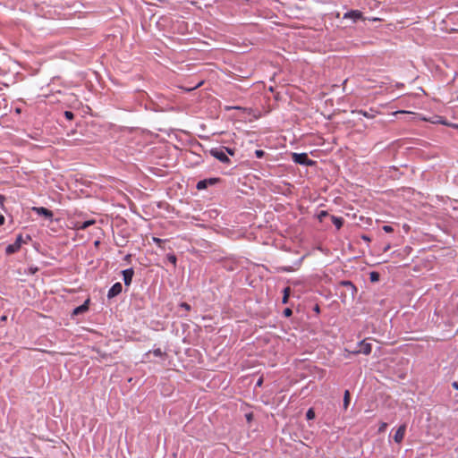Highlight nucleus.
I'll use <instances>...</instances> for the list:
<instances>
[{
  "mask_svg": "<svg viewBox=\"0 0 458 458\" xmlns=\"http://www.w3.org/2000/svg\"><path fill=\"white\" fill-rule=\"evenodd\" d=\"M226 111L237 110L239 112L238 118L246 122H253L260 118L263 114H267L269 110L264 107H242V106H225Z\"/></svg>",
  "mask_w": 458,
  "mask_h": 458,
  "instance_id": "1",
  "label": "nucleus"
},
{
  "mask_svg": "<svg viewBox=\"0 0 458 458\" xmlns=\"http://www.w3.org/2000/svg\"><path fill=\"white\" fill-rule=\"evenodd\" d=\"M167 140H160L159 141L161 143H172L174 141H178L181 143H191L192 141L191 135L185 131H171L167 133Z\"/></svg>",
  "mask_w": 458,
  "mask_h": 458,
  "instance_id": "2",
  "label": "nucleus"
},
{
  "mask_svg": "<svg viewBox=\"0 0 458 458\" xmlns=\"http://www.w3.org/2000/svg\"><path fill=\"white\" fill-rule=\"evenodd\" d=\"M317 219L319 222H326V219H330L332 225L335 226L337 230H339L344 224V219L342 217H337L332 215H329L327 211H321L317 215Z\"/></svg>",
  "mask_w": 458,
  "mask_h": 458,
  "instance_id": "3",
  "label": "nucleus"
},
{
  "mask_svg": "<svg viewBox=\"0 0 458 458\" xmlns=\"http://www.w3.org/2000/svg\"><path fill=\"white\" fill-rule=\"evenodd\" d=\"M219 181H220V179H219V178H208V179H204V180H201V181L198 182V183H197V185H196V188H197L199 191L205 190V189H207L208 186H212V185L216 184Z\"/></svg>",
  "mask_w": 458,
  "mask_h": 458,
  "instance_id": "4",
  "label": "nucleus"
},
{
  "mask_svg": "<svg viewBox=\"0 0 458 458\" xmlns=\"http://www.w3.org/2000/svg\"><path fill=\"white\" fill-rule=\"evenodd\" d=\"M210 153L213 157L223 163H229V158L223 148H215L210 150Z\"/></svg>",
  "mask_w": 458,
  "mask_h": 458,
  "instance_id": "5",
  "label": "nucleus"
},
{
  "mask_svg": "<svg viewBox=\"0 0 458 458\" xmlns=\"http://www.w3.org/2000/svg\"><path fill=\"white\" fill-rule=\"evenodd\" d=\"M21 242H22V236L20 234L17 236V239L14 243L9 244L6 247V249H5L6 254L10 255V254H13V253H15L16 251H18L21 246Z\"/></svg>",
  "mask_w": 458,
  "mask_h": 458,
  "instance_id": "6",
  "label": "nucleus"
},
{
  "mask_svg": "<svg viewBox=\"0 0 458 458\" xmlns=\"http://www.w3.org/2000/svg\"><path fill=\"white\" fill-rule=\"evenodd\" d=\"M362 18V13L359 10H351L345 13L343 16V19H350L352 21V22H356Z\"/></svg>",
  "mask_w": 458,
  "mask_h": 458,
  "instance_id": "7",
  "label": "nucleus"
},
{
  "mask_svg": "<svg viewBox=\"0 0 458 458\" xmlns=\"http://www.w3.org/2000/svg\"><path fill=\"white\" fill-rule=\"evenodd\" d=\"M359 346H360V349L357 351H354L353 353H355V354L363 353L365 355L370 354V352L372 351V346L369 343H367L365 340H362L361 342H360Z\"/></svg>",
  "mask_w": 458,
  "mask_h": 458,
  "instance_id": "8",
  "label": "nucleus"
},
{
  "mask_svg": "<svg viewBox=\"0 0 458 458\" xmlns=\"http://www.w3.org/2000/svg\"><path fill=\"white\" fill-rule=\"evenodd\" d=\"M32 210L38 216H43L47 219L53 218V212L44 207H33Z\"/></svg>",
  "mask_w": 458,
  "mask_h": 458,
  "instance_id": "9",
  "label": "nucleus"
},
{
  "mask_svg": "<svg viewBox=\"0 0 458 458\" xmlns=\"http://www.w3.org/2000/svg\"><path fill=\"white\" fill-rule=\"evenodd\" d=\"M405 432H406V425L403 424L397 428V430L394 436V442L400 444L404 438Z\"/></svg>",
  "mask_w": 458,
  "mask_h": 458,
  "instance_id": "10",
  "label": "nucleus"
},
{
  "mask_svg": "<svg viewBox=\"0 0 458 458\" xmlns=\"http://www.w3.org/2000/svg\"><path fill=\"white\" fill-rule=\"evenodd\" d=\"M339 284L346 288L347 293L350 294L352 298L354 297L357 289L351 281H341Z\"/></svg>",
  "mask_w": 458,
  "mask_h": 458,
  "instance_id": "11",
  "label": "nucleus"
},
{
  "mask_svg": "<svg viewBox=\"0 0 458 458\" xmlns=\"http://www.w3.org/2000/svg\"><path fill=\"white\" fill-rule=\"evenodd\" d=\"M293 159L294 160V162L298 163V164H301V165H304V164H308V165H312L313 162L312 161H308V157L306 154H296V153H293Z\"/></svg>",
  "mask_w": 458,
  "mask_h": 458,
  "instance_id": "12",
  "label": "nucleus"
},
{
  "mask_svg": "<svg viewBox=\"0 0 458 458\" xmlns=\"http://www.w3.org/2000/svg\"><path fill=\"white\" fill-rule=\"evenodd\" d=\"M123 286L121 283H115L108 291L107 297L114 298L122 293Z\"/></svg>",
  "mask_w": 458,
  "mask_h": 458,
  "instance_id": "13",
  "label": "nucleus"
},
{
  "mask_svg": "<svg viewBox=\"0 0 458 458\" xmlns=\"http://www.w3.org/2000/svg\"><path fill=\"white\" fill-rule=\"evenodd\" d=\"M95 223H96V221L93 220V219L87 220V221H84V222H75L73 224L72 228L74 230H85L89 226L93 225Z\"/></svg>",
  "mask_w": 458,
  "mask_h": 458,
  "instance_id": "14",
  "label": "nucleus"
},
{
  "mask_svg": "<svg viewBox=\"0 0 458 458\" xmlns=\"http://www.w3.org/2000/svg\"><path fill=\"white\" fill-rule=\"evenodd\" d=\"M122 273L125 285H130L134 275V270L132 268H128L123 270Z\"/></svg>",
  "mask_w": 458,
  "mask_h": 458,
  "instance_id": "15",
  "label": "nucleus"
},
{
  "mask_svg": "<svg viewBox=\"0 0 458 458\" xmlns=\"http://www.w3.org/2000/svg\"><path fill=\"white\" fill-rule=\"evenodd\" d=\"M89 300H87L82 305L75 308L72 311V315L77 316L79 314L86 312L89 310Z\"/></svg>",
  "mask_w": 458,
  "mask_h": 458,
  "instance_id": "16",
  "label": "nucleus"
},
{
  "mask_svg": "<svg viewBox=\"0 0 458 458\" xmlns=\"http://www.w3.org/2000/svg\"><path fill=\"white\" fill-rule=\"evenodd\" d=\"M150 353H153L155 356L160 357V358L166 357V353L165 352H163L160 348H157V349L153 350L152 352L151 351L148 352L146 353V356H148Z\"/></svg>",
  "mask_w": 458,
  "mask_h": 458,
  "instance_id": "17",
  "label": "nucleus"
},
{
  "mask_svg": "<svg viewBox=\"0 0 458 458\" xmlns=\"http://www.w3.org/2000/svg\"><path fill=\"white\" fill-rule=\"evenodd\" d=\"M350 402H351V394H350L349 390H345L344 394V410H347V408L350 405Z\"/></svg>",
  "mask_w": 458,
  "mask_h": 458,
  "instance_id": "18",
  "label": "nucleus"
},
{
  "mask_svg": "<svg viewBox=\"0 0 458 458\" xmlns=\"http://www.w3.org/2000/svg\"><path fill=\"white\" fill-rule=\"evenodd\" d=\"M166 259L174 267H176L177 258L174 253L167 254Z\"/></svg>",
  "mask_w": 458,
  "mask_h": 458,
  "instance_id": "19",
  "label": "nucleus"
},
{
  "mask_svg": "<svg viewBox=\"0 0 458 458\" xmlns=\"http://www.w3.org/2000/svg\"><path fill=\"white\" fill-rule=\"evenodd\" d=\"M291 289L290 287H286L284 290V296H283V303H287L289 296H290Z\"/></svg>",
  "mask_w": 458,
  "mask_h": 458,
  "instance_id": "20",
  "label": "nucleus"
},
{
  "mask_svg": "<svg viewBox=\"0 0 458 458\" xmlns=\"http://www.w3.org/2000/svg\"><path fill=\"white\" fill-rule=\"evenodd\" d=\"M369 279L371 282H377L379 280V274L376 271L370 272Z\"/></svg>",
  "mask_w": 458,
  "mask_h": 458,
  "instance_id": "21",
  "label": "nucleus"
},
{
  "mask_svg": "<svg viewBox=\"0 0 458 458\" xmlns=\"http://www.w3.org/2000/svg\"><path fill=\"white\" fill-rule=\"evenodd\" d=\"M307 419L308 420H312L313 418H315V411L313 408H310L307 411Z\"/></svg>",
  "mask_w": 458,
  "mask_h": 458,
  "instance_id": "22",
  "label": "nucleus"
},
{
  "mask_svg": "<svg viewBox=\"0 0 458 458\" xmlns=\"http://www.w3.org/2000/svg\"><path fill=\"white\" fill-rule=\"evenodd\" d=\"M152 241L155 243H157L158 245V247H160V248H163L162 244L165 242V240H163V239H160V238H157V237H153Z\"/></svg>",
  "mask_w": 458,
  "mask_h": 458,
  "instance_id": "23",
  "label": "nucleus"
},
{
  "mask_svg": "<svg viewBox=\"0 0 458 458\" xmlns=\"http://www.w3.org/2000/svg\"><path fill=\"white\" fill-rule=\"evenodd\" d=\"M386 428H387V423H386V422H381V423H380V425H379V428H378V432H379V433H383V432H385V431H386Z\"/></svg>",
  "mask_w": 458,
  "mask_h": 458,
  "instance_id": "24",
  "label": "nucleus"
},
{
  "mask_svg": "<svg viewBox=\"0 0 458 458\" xmlns=\"http://www.w3.org/2000/svg\"><path fill=\"white\" fill-rule=\"evenodd\" d=\"M64 116H65V118H66L67 120H72V119H73V117H74V114H73V113H72V112H71V111H65V112H64Z\"/></svg>",
  "mask_w": 458,
  "mask_h": 458,
  "instance_id": "25",
  "label": "nucleus"
},
{
  "mask_svg": "<svg viewBox=\"0 0 458 458\" xmlns=\"http://www.w3.org/2000/svg\"><path fill=\"white\" fill-rule=\"evenodd\" d=\"M278 271L291 272L293 268L291 267H282L277 268Z\"/></svg>",
  "mask_w": 458,
  "mask_h": 458,
  "instance_id": "26",
  "label": "nucleus"
},
{
  "mask_svg": "<svg viewBox=\"0 0 458 458\" xmlns=\"http://www.w3.org/2000/svg\"><path fill=\"white\" fill-rule=\"evenodd\" d=\"M383 231L386 232V233H392L394 231L393 227L390 226V225H384L382 227Z\"/></svg>",
  "mask_w": 458,
  "mask_h": 458,
  "instance_id": "27",
  "label": "nucleus"
},
{
  "mask_svg": "<svg viewBox=\"0 0 458 458\" xmlns=\"http://www.w3.org/2000/svg\"><path fill=\"white\" fill-rule=\"evenodd\" d=\"M433 123H444V122L441 120V117L436 116L433 120H430Z\"/></svg>",
  "mask_w": 458,
  "mask_h": 458,
  "instance_id": "28",
  "label": "nucleus"
},
{
  "mask_svg": "<svg viewBox=\"0 0 458 458\" xmlns=\"http://www.w3.org/2000/svg\"><path fill=\"white\" fill-rule=\"evenodd\" d=\"M180 307L183 308L187 311L191 310V306L187 302H182Z\"/></svg>",
  "mask_w": 458,
  "mask_h": 458,
  "instance_id": "29",
  "label": "nucleus"
},
{
  "mask_svg": "<svg viewBox=\"0 0 458 458\" xmlns=\"http://www.w3.org/2000/svg\"><path fill=\"white\" fill-rule=\"evenodd\" d=\"M293 314V311L290 308H286L284 310V315L285 317H290L291 315Z\"/></svg>",
  "mask_w": 458,
  "mask_h": 458,
  "instance_id": "30",
  "label": "nucleus"
},
{
  "mask_svg": "<svg viewBox=\"0 0 458 458\" xmlns=\"http://www.w3.org/2000/svg\"><path fill=\"white\" fill-rule=\"evenodd\" d=\"M263 155H264V152L262 150H256V156L258 157H263Z\"/></svg>",
  "mask_w": 458,
  "mask_h": 458,
  "instance_id": "31",
  "label": "nucleus"
},
{
  "mask_svg": "<svg viewBox=\"0 0 458 458\" xmlns=\"http://www.w3.org/2000/svg\"><path fill=\"white\" fill-rule=\"evenodd\" d=\"M324 224L327 227L330 226L332 223L330 222V219H326V222H321Z\"/></svg>",
  "mask_w": 458,
  "mask_h": 458,
  "instance_id": "32",
  "label": "nucleus"
},
{
  "mask_svg": "<svg viewBox=\"0 0 458 458\" xmlns=\"http://www.w3.org/2000/svg\"><path fill=\"white\" fill-rule=\"evenodd\" d=\"M226 152H227L229 155H231V156H233V155L234 154L233 150L232 148H226Z\"/></svg>",
  "mask_w": 458,
  "mask_h": 458,
  "instance_id": "33",
  "label": "nucleus"
},
{
  "mask_svg": "<svg viewBox=\"0 0 458 458\" xmlns=\"http://www.w3.org/2000/svg\"><path fill=\"white\" fill-rule=\"evenodd\" d=\"M452 386H453L454 389L458 390V382H456V381H455V382H453V383H452Z\"/></svg>",
  "mask_w": 458,
  "mask_h": 458,
  "instance_id": "34",
  "label": "nucleus"
},
{
  "mask_svg": "<svg viewBox=\"0 0 458 458\" xmlns=\"http://www.w3.org/2000/svg\"><path fill=\"white\" fill-rule=\"evenodd\" d=\"M4 223V217L0 214V225Z\"/></svg>",
  "mask_w": 458,
  "mask_h": 458,
  "instance_id": "35",
  "label": "nucleus"
},
{
  "mask_svg": "<svg viewBox=\"0 0 458 458\" xmlns=\"http://www.w3.org/2000/svg\"><path fill=\"white\" fill-rule=\"evenodd\" d=\"M4 200V197L3 195H0V205H3Z\"/></svg>",
  "mask_w": 458,
  "mask_h": 458,
  "instance_id": "36",
  "label": "nucleus"
},
{
  "mask_svg": "<svg viewBox=\"0 0 458 458\" xmlns=\"http://www.w3.org/2000/svg\"><path fill=\"white\" fill-rule=\"evenodd\" d=\"M263 379L259 378L257 382V386H260L262 385Z\"/></svg>",
  "mask_w": 458,
  "mask_h": 458,
  "instance_id": "37",
  "label": "nucleus"
},
{
  "mask_svg": "<svg viewBox=\"0 0 458 458\" xmlns=\"http://www.w3.org/2000/svg\"><path fill=\"white\" fill-rule=\"evenodd\" d=\"M316 310H317V314L319 313V311H320L318 305H317Z\"/></svg>",
  "mask_w": 458,
  "mask_h": 458,
  "instance_id": "38",
  "label": "nucleus"
}]
</instances>
